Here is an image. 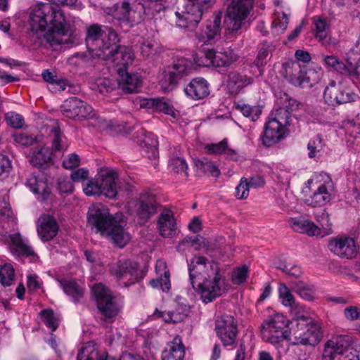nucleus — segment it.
Listing matches in <instances>:
<instances>
[{
  "instance_id": "obj_29",
  "label": "nucleus",
  "mask_w": 360,
  "mask_h": 360,
  "mask_svg": "<svg viewBox=\"0 0 360 360\" xmlns=\"http://www.w3.org/2000/svg\"><path fill=\"white\" fill-rule=\"evenodd\" d=\"M189 309L186 306H179L174 310L160 311L156 309L153 316L155 318H162L164 321L167 323H177L183 321L188 316Z\"/></svg>"
},
{
  "instance_id": "obj_12",
  "label": "nucleus",
  "mask_w": 360,
  "mask_h": 360,
  "mask_svg": "<svg viewBox=\"0 0 360 360\" xmlns=\"http://www.w3.org/2000/svg\"><path fill=\"white\" fill-rule=\"evenodd\" d=\"M110 272L125 287L140 282L144 277L138 263L129 259L119 260L110 267Z\"/></svg>"
},
{
  "instance_id": "obj_46",
  "label": "nucleus",
  "mask_w": 360,
  "mask_h": 360,
  "mask_svg": "<svg viewBox=\"0 0 360 360\" xmlns=\"http://www.w3.org/2000/svg\"><path fill=\"white\" fill-rule=\"evenodd\" d=\"M102 355H99L98 348L94 342H86L79 351L77 360H100Z\"/></svg>"
},
{
  "instance_id": "obj_47",
  "label": "nucleus",
  "mask_w": 360,
  "mask_h": 360,
  "mask_svg": "<svg viewBox=\"0 0 360 360\" xmlns=\"http://www.w3.org/2000/svg\"><path fill=\"white\" fill-rule=\"evenodd\" d=\"M234 106L237 110L240 112L245 117L250 118L252 121L255 122L262 114V109L258 105H250L242 101L234 103Z\"/></svg>"
},
{
  "instance_id": "obj_63",
  "label": "nucleus",
  "mask_w": 360,
  "mask_h": 360,
  "mask_svg": "<svg viewBox=\"0 0 360 360\" xmlns=\"http://www.w3.org/2000/svg\"><path fill=\"white\" fill-rule=\"evenodd\" d=\"M57 189L60 193L72 192L73 186L71 180L66 176H59L57 179Z\"/></svg>"
},
{
  "instance_id": "obj_49",
  "label": "nucleus",
  "mask_w": 360,
  "mask_h": 360,
  "mask_svg": "<svg viewBox=\"0 0 360 360\" xmlns=\"http://www.w3.org/2000/svg\"><path fill=\"white\" fill-rule=\"evenodd\" d=\"M328 342L335 349L336 353L340 355L345 354L350 348L352 344V338L349 335H341L333 337L328 340Z\"/></svg>"
},
{
  "instance_id": "obj_41",
  "label": "nucleus",
  "mask_w": 360,
  "mask_h": 360,
  "mask_svg": "<svg viewBox=\"0 0 360 360\" xmlns=\"http://www.w3.org/2000/svg\"><path fill=\"white\" fill-rule=\"evenodd\" d=\"M194 165L198 175L207 174L214 177H218L220 175L219 168L212 162L205 158L195 160Z\"/></svg>"
},
{
  "instance_id": "obj_22",
  "label": "nucleus",
  "mask_w": 360,
  "mask_h": 360,
  "mask_svg": "<svg viewBox=\"0 0 360 360\" xmlns=\"http://www.w3.org/2000/svg\"><path fill=\"white\" fill-rule=\"evenodd\" d=\"M132 60H134V58ZM132 61L133 60L126 65H117V66H121L117 69L118 74L121 77L120 85L121 86L122 89L125 93L128 94L139 92L142 84V79L137 73L131 74L124 70V68L125 69L129 64L132 63Z\"/></svg>"
},
{
  "instance_id": "obj_30",
  "label": "nucleus",
  "mask_w": 360,
  "mask_h": 360,
  "mask_svg": "<svg viewBox=\"0 0 360 360\" xmlns=\"http://www.w3.org/2000/svg\"><path fill=\"white\" fill-rule=\"evenodd\" d=\"M185 356V347L181 338L176 336L172 342L167 345L162 353V360H183Z\"/></svg>"
},
{
  "instance_id": "obj_50",
  "label": "nucleus",
  "mask_w": 360,
  "mask_h": 360,
  "mask_svg": "<svg viewBox=\"0 0 360 360\" xmlns=\"http://www.w3.org/2000/svg\"><path fill=\"white\" fill-rule=\"evenodd\" d=\"M291 115L292 114L288 112V110L278 105V107L271 112L269 118L276 122H278V124L287 127L291 123Z\"/></svg>"
},
{
  "instance_id": "obj_19",
  "label": "nucleus",
  "mask_w": 360,
  "mask_h": 360,
  "mask_svg": "<svg viewBox=\"0 0 360 360\" xmlns=\"http://www.w3.org/2000/svg\"><path fill=\"white\" fill-rule=\"evenodd\" d=\"M254 79L244 72L232 70L228 72L225 89L226 94L230 96L238 95L241 90L252 84Z\"/></svg>"
},
{
  "instance_id": "obj_55",
  "label": "nucleus",
  "mask_w": 360,
  "mask_h": 360,
  "mask_svg": "<svg viewBox=\"0 0 360 360\" xmlns=\"http://www.w3.org/2000/svg\"><path fill=\"white\" fill-rule=\"evenodd\" d=\"M169 165L174 172L184 174L186 178L188 176V165L184 158L179 156L172 157L169 160Z\"/></svg>"
},
{
  "instance_id": "obj_43",
  "label": "nucleus",
  "mask_w": 360,
  "mask_h": 360,
  "mask_svg": "<svg viewBox=\"0 0 360 360\" xmlns=\"http://www.w3.org/2000/svg\"><path fill=\"white\" fill-rule=\"evenodd\" d=\"M98 58L93 56L91 51L76 53L68 58V63L70 65L75 67H88L93 65V60Z\"/></svg>"
},
{
  "instance_id": "obj_40",
  "label": "nucleus",
  "mask_w": 360,
  "mask_h": 360,
  "mask_svg": "<svg viewBox=\"0 0 360 360\" xmlns=\"http://www.w3.org/2000/svg\"><path fill=\"white\" fill-rule=\"evenodd\" d=\"M323 75V72L321 68L318 70L312 68L305 69L300 86L302 88H311L321 81Z\"/></svg>"
},
{
  "instance_id": "obj_37",
  "label": "nucleus",
  "mask_w": 360,
  "mask_h": 360,
  "mask_svg": "<svg viewBox=\"0 0 360 360\" xmlns=\"http://www.w3.org/2000/svg\"><path fill=\"white\" fill-rule=\"evenodd\" d=\"M138 133L141 137L137 141L140 147L145 148L147 152H150L155 157L158 146V141L155 135L152 132L146 131L143 128H141Z\"/></svg>"
},
{
  "instance_id": "obj_13",
  "label": "nucleus",
  "mask_w": 360,
  "mask_h": 360,
  "mask_svg": "<svg viewBox=\"0 0 360 360\" xmlns=\"http://www.w3.org/2000/svg\"><path fill=\"white\" fill-rule=\"evenodd\" d=\"M215 330L224 347L235 346L238 330L233 316L224 314L218 317L215 321Z\"/></svg>"
},
{
  "instance_id": "obj_24",
  "label": "nucleus",
  "mask_w": 360,
  "mask_h": 360,
  "mask_svg": "<svg viewBox=\"0 0 360 360\" xmlns=\"http://www.w3.org/2000/svg\"><path fill=\"white\" fill-rule=\"evenodd\" d=\"M305 67H302L298 61L288 60L282 64L281 74L292 84L300 86Z\"/></svg>"
},
{
  "instance_id": "obj_56",
  "label": "nucleus",
  "mask_w": 360,
  "mask_h": 360,
  "mask_svg": "<svg viewBox=\"0 0 360 360\" xmlns=\"http://www.w3.org/2000/svg\"><path fill=\"white\" fill-rule=\"evenodd\" d=\"M42 321L52 331H55L58 327V319L55 316L51 309H45L40 311Z\"/></svg>"
},
{
  "instance_id": "obj_48",
  "label": "nucleus",
  "mask_w": 360,
  "mask_h": 360,
  "mask_svg": "<svg viewBox=\"0 0 360 360\" xmlns=\"http://www.w3.org/2000/svg\"><path fill=\"white\" fill-rule=\"evenodd\" d=\"M214 49H205L200 50L193 56V60L195 63L198 66L202 67H214Z\"/></svg>"
},
{
  "instance_id": "obj_15",
  "label": "nucleus",
  "mask_w": 360,
  "mask_h": 360,
  "mask_svg": "<svg viewBox=\"0 0 360 360\" xmlns=\"http://www.w3.org/2000/svg\"><path fill=\"white\" fill-rule=\"evenodd\" d=\"M1 242L7 245L9 252L16 257H34L36 254L28 240L23 239L20 233L3 234Z\"/></svg>"
},
{
  "instance_id": "obj_18",
  "label": "nucleus",
  "mask_w": 360,
  "mask_h": 360,
  "mask_svg": "<svg viewBox=\"0 0 360 360\" xmlns=\"http://www.w3.org/2000/svg\"><path fill=\"white\" fill-rule=\"evenodd\" d=\"M61 108L63 115L71 119L86 118L92 112L89 105L77 97L65 100Z\"/></svg>"
},
{
  "instance_id": "obj_42",
  "label": "nucleus",
  "mask_w": 360,
  "mask_h": 360,
  "mask_svg": "<svg viewBox=\"0 0 360 360\" xmlns=\"http://www.w3.org/2000/svg\"><path fill=\"white\" fill-rule=\"evenodd\" d=\"M313 23L315 26V38L321 42L323 46H328L330 41L326 38L327 30H328L329 25L327 24L326 20L321 17L315 16L313 18Z\"/></svg>"
},
{
  "instance_id": "obj_32",
  "label": "nucleus",
  "mask_w": 360,
  "mask_h": 360,
  "mask_svg": "<svg viewBox=\"0 0 360 360\" xmlns=\"http://www.w3.org/2000/svg\"><path fill=\"white\" fill-rule=\"evenodd\" d=\"M205 149L209 154L221 155L230 160L237 161L238 159V151L229 146L226 139L217 143L207 144Z\"/></svg>"
},
{
  "instance_id": "obj_10",
  "label": "nucleus",
  "mask_w": 360,
  "mask_h": 360,
  "mask_svg": "<svg viewBox=\"0 0 360 360\" xmlns=\"http://www.w3.org/2000/svg\"><path fill=\"white\" fill-rule=\"evenodd\" d=\"M131 206L139 224L147 223L161 208L157 196L151 191L141 193L131 201Z\"/></svg>"
},
{
  "instance_id": "obj_3",
  "label": "nucleus",
  "mask_w": 360,
  "mask_h": 360,
  "mask_svg": "<svg viewBox=\"0 0 360 360\" xmlns=\"http://www.w3.org/2000/svg\"><path fill=\"white\" fill-rule=\"evenodd\" d=\"M207 261L203 256L195 255L188 264L190 283L206 304L220 297L226 287V278L220 274L217 262L208 263L211 272L207 273V276L201 274L200 270L206 267Z\"/></svg>"
},
{
  "instance_id": "obj_5",
  "label": "nucleus",
  "mask_w": 360,
  "mask_h": 360,
  "mask_svg": "<svg viewBox=\"0 0 360 360\" xmlns=\"http://www.w3.org/2000/svg\"><path fill=\"white\" fill-rule=\"evenodd\" d=\"M83 186L88 196L104 195L110 199L115 198L121 188L117 172L110 168H101L96 178L83 183Z\"/></svg>"
},
{
  "instance_id": "obj_54",
  "label": "nucleus",
  "mask_w": 360,
  "mask_h": 360,
  "mask_svg": "<svg viewBox=\"0 0 360 360\" xmlns=\"http://www.w3.org/2000/svg\"><path fill=\"white\" fill-rule=\"evenodd\" d=\"M15 278V269L10 263L1 265V285L10 286Z\"/></svg>"
},
{
  "instance_id": "obj_51",
  "label": "nucleus",
  "mask_w": 360,
  "mask_h": 360,
  "mask_svg": "<svg viewBox=\"0 0 360 360\" xmlns=\"http://www.w3.org/2000/svg\"><path fill=\"white\" fill-rule=\"evenodd\" d=\"M4 206L1 209V224L6 221L7 226L6 227L4 224L1 225V228L4 229H6L5 231L7 233L8 231H13L16 226V218L11 210V208L9 204L4 202Z\"/></svg>"
},
{
  "instance_id": "obj_61",
  "label": "nucleus",
  "mask_w": 360,
  "mask_h": 360,
  "mask_svg": "<svg viewBox=\"0 0 360 360\" xmlns=\"http://www.w3.org/2000/svg\"><path fill=\"white\" fill-rule=\"evenodd\" d=\"M342 127L347 134L354 139H357L360 134V124H356L354 120H345L342 122Z\"/></svg>"
},
{
  "instance_id": "obj_58",
  "label": "nucleus",
  "mask_w": 360,
  "mask_h": 360,
  "mask_svg": "<svg viewBox=\"0 0 360 360\" xmlns=\"http://www.w3.org/2000/svg\"><path fill=\"white\" fill-rule=\"evenodd\" d=\"M276 102L278 105L286 108L291 114L294 110H297L299 106V103L295 99L292 98L286 93L281 94V96L277 98Z\"/></svg>"
},
{
  "instance_id": "obj_52",
  "label": "nucleus",
  "mask_w": 360,
  "mask_h": 360,
  "mask_svg": "<svg viewBox=\"0 0 360 360\" xmlns=\"http://www.w3.org/2000/svg\"><path fill=\"white\" fill-rule=\"evenodd\" d=\"M41 76L44 81L51 84L56 85L58 90L63 91L65 89V86L68 84V80L62 77H58L56 75L49 71V70H44L41 73Z\"/></svg>"
},
{
  "instance_id": "obj_59",
  "label": "nucleus",
  "mask_w": 360,
  "mask_h": 360,
  "mask_svg": "<svg viewBox=\"0 0 360 360\" xmlns=\"http://www.w3.org/2000/svg\"><path fill=\"white\" fill-rule=\"evenodd\" d=\"M50 136L52 138V148L55 152L64 150V146L62 144L64 137L60 129L58 127H52L50 131Z\"/></svg>"
},
{
  "instance_id": "obj_11",
  "label": "nucleus",
  "mask_w": 360,
  "mask_h": 360,
  "mask_svg": "<svg viewBox=\"0 0 360 360\" xmlns=\"http://www.w3.org/2000/svg\"><path fill=\"white\" fill-rule=\"evenodd\" d=\"M96 306L105 319L114 320L120 314L122 305L112 295L111 291L102 283L95 284L92 288Z\"/></svg>"
},
{
  "instance_id": "obj_16",
  "label": "nucleus",
  "mask_w": 360,
  "mask_h": 360,
  "mask_svg": "<svg viewBox=\"0 0 360 360\" xmlns=\"http://www.w3.org/2000/svg\"><path fill=\"white\" fill-rule=\"evenodd\" d=\"M328 247L333 253L341 258L352 259L357 254L355 240L346 236L331 238Z\"/></svg>"
},
{
  "instance_id": "obj_57",
  "label": "nucleus",
  "mask_w": 360,
  "mask_h": 360,
  "mask_svg": "<svg viewBox=\"0 0 360 360\" xmlns=\"http://www.w3.org/2000/svg\"><path fill=\"white\" fill-rule=\"evenodd\" d=\"M278 295L279 298L281 300V303L285 307H290L297 303L290 289L284 283L279 284Z\"/></svg>"
},
{
  "instance_id": "obj_7",
  "label": "nucleus",
  "mask_w": 360,
  "mask_h": 360,
  "mask_svg": "<svg viewBox=\"0 0 360 360\" xmlns=\"http://www.w3.org/2000/svg\"><path fill=\"white\" fill-rule=\"evenodd\" d=\"M254 5V0H231L224 19L226 30L231 33L237 34L245 27Z\"/></svg>"
},
{
  "instance_id": "obj_21",
  "label": "nucleus",
  "mask_w": 360,
  "mask_h": 360,
  "mask_svg": "<svg viewBox=\"0 0 360 360\" xmlns=\"http://www.w3.org/2000/svg\"><path fill=\"white\" fill-rule=\"evenodd\" d=\"M285 132L286 127L268 118L264 125V133L262 136L263 145L269 147L277 143L284 139Z\"/></svg>"
},
{
  "instance_id": "obj_9",
  "label": "nucleus",
  "mask_w": 360,
  "mask_h": 360,
  "mask_svg": "<svg viewBox=\"0 0 360 360\" xmlns=\"http://www.w3.org/2000/svg\"><path fill=\"white\" fill-rule=\"evenodd\" d=\"M143 11L140 0H121L109 8V14L120 24L132 27L141 20Z\"/></svg>"
},
{
  "instance_id": "obj_4",
  "label": "nucleus",
  "mask_w": 360,
  "mask_h": 360,
  "mask_svg": "<svg viewBox=\"0 0 360 360\" xmlns=\"http://www.w3.org/2000/svg\"><path fill=\"white\" fill-rule=\"evenodd\" d=\"M87 218L91 229L96 233L108 235L118 247H124L130 240L129 234L124 229V222L115 220L105 205H92L89 208Z\"/></svg>"
},
{
  "instance_id": "obj_34",
  "label": "nucleus",
  "mask_w": 360,
  "mask_h": 360,
  "mask_svg": "<svg viewBox=\"0 0 360 360\" xmlns=\"http://www.w3.org/2000/svg\"><path fill=\"white\" fill-rule=\"evenodd\" d=\"M52 150L44 146L34 151L30 162L34 167L45 169L52 163Z\"/></svg>"
},
{
  "instance_id": "obj_28",
  "label": "nucleus",
  "mask_w": 360,
  "mask_h": 360,
  "mask_svg": "<svg viewBox=\"0 0 360 360\" xmlns=\"http://www.w3.org/2000/svg\"><path fill=\"white\" fill-rule=\"evenodd\" d=\"M60 288L65 295L75 303H79L84 295V288L82 285L74 279L63 278L58 280Z\"/></svg>"
},
{
  "instance_id": "obj_39",
  "label": "nucleus",
  "mask_w": 360,
  "mask_h": 360,
  "mask_svg": "<svg viewBox=\"0 0 360 360\" xmlns=\"http://www.w3.org/2000/svg\"><path fill=\"white\" fill-rule=\"evenodd\" d=\"M274 49V46L266 41H264L259 48L257 57L254 60V64L258 68L260 74L262 73L261 69L270 60Z\"/></svg>"
},
{
  "instance_id": "obj_31",
  "label": "nucleus",
  "mask_w": 360,
  "mask_h": 360,
  "mask_svg": "<svg viewBox=\"0 0 360 360\" xmlns=\"http://www.w3.org/2000/svg\"><path fill=\"white\" fill-rule=\"evenodd\" d=\"M289 224L295 231L300 233H306L309 236L321 233L320 229L313 221L302 217L291 218L289 220Z\"/></svg>"
},
{
  "instance_id": "obj_33",
  "label": "nucleus",
  "mask_w": 360,
  "mask_h": 360,
  "mask_svg": "<svg viewBox=\"0 0 360 360\" xmlns=\"http://www.w3.org/2000/svg\"><path fill=\"white\" fill-rule=\"evenodd\" d=\"M58 229L56 219L51 216H46L37 228V232L42 240L49 241L57 235Z\"/></svg>"
},
{
  "instance_id": "obj_38",
  "label": "nucleus",
  "mask_w": 360,
  "mask_h": 360,
  "mask_svg": "<svg viewBox=\"0 0 360 360\" xmlns=\"http://www.w3.org/2000/svg\"><path fill=\"white\" fill-rule=\"evenodd\" d=\"M191 68V63L185 58H176L174 60L172 70L169 72L168 79L171 84H176L178 79L186 75Z\"/></svg>"
},
{
  "instance_id": "obj_36",
  "label": "nucleus",
  "mask_w": 360,
  "mask_h": 360,
  "mask_svg": "<svg viewBox=\"0 0 360 360\" xmlns=\"http://www.w3.org/2000/svg\"><path fill=\"white\" fill-rule=\"evenodd\" d=\"M214 68H228L239 58L236 51L230 48L224 49L220 51H214Z\"/></svg>"
},
{
  "instance_id": "obj_17",
  "label": "nucleus",
  "mask_w": 360,
  "mask_h": 360,
  "mask_svg": "<svg viewBox=\"0 0 360 360\" xmlns=\"http://www.w3.org/2000/svg\"><path fill=\"white\" fill-rule=\"evenodd\" d=\"M221 12L214 13L212 19L207 20L205 29L197 34L198 41L204 44H212L220 38L221 30Z\"/></svg>"
},
{
  "instance_id": "obj_14",
  "label": "nucleus",
  "mask_w": 360,
  "mask_h": 360,
  "mask_svg": "<svg viewBox=\"0 0 360 360\" xmlns=\"http://www.w3.org/2000/svg\"><path fill=\"white\" fill-rule=\"evenodd\" d=\"M358 96L350 89L345 88L341 83L330 80L323 92L325 102L332 106L354 101Z\"/></svg>"
},
{
  "instance_id": "obj_27",
  "label": "nucleus",
  "mask_w": 360,
  "mask_h": 360,
  "mask_svg": "<svg viewBox=\"0 0 360 360\" xmlns=\"http://www.w3.org/2000/svg\"><path fill=\"white\" fill-rule=\"evenodd\" d=\"M158 229L163 237H171L176 230V224L173 212L164 208L158 217Z\"/></svg>"
},
{
  "instance_id": "obj_8",
  "label": "nucleus",
  "mask_w": 360,
  "mask_h": 360,
  "mask_svg": "<svg viewBox=\"0 0 360 360\" xmlns=\"http://www.w3.org/2000/svg\"><path fill=\"white\" fill-rule=\"evenodd\" d=\"M290 338L292 345L316 346L322 340L323 334L320 323L316 320L311 323L299 322L292 326Z\"/></svg>"
},
{
  "instance_id": "obj_1",
  "label": "nucleus",
  "mask_w": 360,
  "mask_h": 360,
  "mask_svg": "<svg viewBox=\"0 0 360 360\" xmlns=\"http://www.w3.org/2000/svg\"><path fill=\"white\" fill-rule=\"evenodd\" d=\"M86 46L93 56L103 60H111L115 65H126L133 59L129 47L119 45L120 39L111 27L92 24L86 27Z\"/></svg>"
},
{
  "instance_id": "obj_23",
  "label": "nucleus",
  "mask_w": 360,
  "mask_h": 360,
  "mask_svg": "<svg viewBox=\"0 0 360 360\" xmlns=\"http://www.w3.org/2000/svg\"><path fill=\"white\" fill-rule=\"evenodd\" d=\"M27 186L33 193L40 195L43 200H46L51 194L47 178L43 172L32 173L27 179Z\"/></svg>"
},
{
  "instance_id": "obj_64",
  "label": "nucleus",
  "mask_w": 360,
  "mask_h": 360,
  "mask_svg": "<svg viewBox=\"0 0 360 360\" xmlns=\"http://www.w3.org/2000/svg\"><path fill=\"white\" fill-rule=\"evenodd\" d=\"M248 268L247 266L243 265L241 267L237 268L233 274L232 281L234 284L240 285L245 282L248 277Z\"/></svg>"
},
{
  "instance_id": "obj_60",
  "label": "nucleus",
  "mask_w": 360,
  "mask_h": 360,
  "mask_svg": "<svg viewBox=\"0 0 360 360\" xmlns=\"http://www.w3.org/2000/svg\"><path fill=\"white\" fill-rule=\"evenodd\" d=\"M207 243L206 239L200 236H196L195 237L186 236L181 240L179 245H188L194 247L195 250H198L200 249L201 246H205Z\"/></svg>"
},
{
  "instance_id": "obj_20",
  "label": "nucleus",
  "mask_w": 360,
  "mask_h": 360,
  "mask_svg": "<svg viewBox=\"0 0 360 360\" xmlns=\"http://www.w3.org/2000/svg\"><path fill=\"white\" fill-rule=\"evenodd\" d=\"M333 192V181L330 179L326 181L319 184L312 194L306 199V203L314 207L323 206L331 200Z\"/></svg>"
},
{
  "instance_id": "obj_2",
  "label": "nucleus",
  "mask_w": 360,
  "mask_h": 360,
  "mask_svg": "<svg viewBox=\"0 0 360 360\" xmlns=\"http://www.w3.org/2000/svg\"><path fill=\"white\" fill-rule=\"evenodd\" d=\"M30 18L32 30L42 34L51 46L61 44L62 37L68 34L70 23L64 11L58 6L39 3L34 7Z\"/></svg>"
},
{
  "instance_id": "obj_44",
  "label": "nucleus",
  "mask_w": 360,
  "mask_h": 360,
  "mask_svg": "<svg viewBox=\"0 0 360 360\" xmlns=\"http://www.w3.org/2000/svg\"><path fill=\"white\" fill-rule=\"evenodd\" d=\"M290 312L292 319L296 323L299 322L311 323L314 319L311 317L310 312L305 307L295 303L290 307Z\"/></svg>"
},
{
  "instance_id": "obj_35",
  "label": "nucleus",
  "mask_w": 360,
  "mask_h": 360,
  "mask_svg": "<svg viewBox=\"0 0 360 360\" xmlns=\"http://www.w3.org/2000/svg\"><path fill=\"white\" fill-rule=\"evenodd\" d=\"M175 15L176 17V25L181 28L190 31L194 30L201 20L200 18L188 12L185 8L181 12H175Z\"/></svg>"
},
{
  "instance_id": "obj_25",
  "label": "nucleus",
  "mask_w": 360,
  "mask_h": 360,
  "mask_svg": "<svg viewBox=\"0 0 360 360\" xmlns=\"http://www.w3.org/2000/svg\"><path fill=\"white\" fill-rule=\"evenodd\" d=\"M184 91L192 99H203L210 94L209 84L204 78L196 77L185 87Z\"/></svg>"
},
{
  "instance_id": "obj_53",
  "label": "nucleus",
  "mask_w": 360,
  "mask_h": 360,
  "mask_svg": "<svg viewBox=\"0 0 360 360\" xmlns=\"http://www.w3.org/2000/svg\"><path fill=\"white\" fill-rule=\"evenodd\" d=\"M325 143L320 135H317L310 139L308 143L307 148L309 150L308 155L310 158H314L320 155V153L323 149Z\"/></svg>"
},
{
  "instance_id": "obj_6",
  "label": "nucleus",
  "mask_w": 360,
  "mask_h": 360,
  "mask_svg": "<svg viewBox=\"0 0 360 360\" xmlns=\"http://www.w3.org/2000/svg\"><path fill=\"white\" fill-rule=\"evenodd\" d=\"M288 320L283 314L276 313L265 319L261 325L262 340L271 344L276 348L283 347L285 340L290 338L288 327Z\"/></svg>"
},
{
  "instance_id": "obj_45",
  "label": "nucleus",
  "mask_w": 360,
  "mask_h": 360,
  "mask_svg": "<svg viewBox=\"0 0 360 360\" xmlns=\"http://www.w3.org/2000/svg\"><path fill=\"white\" fill-rule=\"evenodd\" d=\"M211 4V0H186L184 8L202 19L203 13Z\"/></svg>"
},
{
  "instance_id": "obj_26",
  "label": "nucleus",
  "mask_w": 360,
  "mask_h": 360,
  "mask_svg": "<svg viewBox=\"0 0 360 360\" xmlns=\"http://www.w3.org/2000/svg\"><path fill=\"white\" fill-rule=\"evenodd\" d=\"M148 109H153L157 112H162L176 120L179 113L174 108L173 105L165 98H155L144 100L141 104Z\"/></svg>"
},
{
  "instance_id": "obj_62",
  "label": "nucleus",
  "mask_w": 360,
  "mask_h": 360,
  "mask_svg": "<svg viewBox=\"0 0 360 360\" xmlns=\"http://www.w3.org/2000/svg\"><path fill=\"white\" fill-rule=\"evenodd\" d=\"M7 124L15 129L22 128L24 124V119L22 115L15 112H8L5 115Z\"/></svg>"
}]
</instances>
